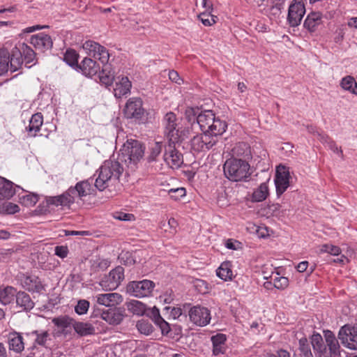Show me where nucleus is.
<instances>
[{
	"mask_svg": "<svg viewBox=\"0 0 357 357\" xmlns=\"http://www.w3.org/2000/svg\"><path fill=\"white\" fill-rule=\"evenodd\" d=\"M185 116L188 121L193 126L197 122V112L193 108H188L185 110Z\"/></svg>",
	"mask_w": 357,
	"mask_h": 357,
	"instance_id": "obj_57",
	"label": "nucleus"
},
{
	"mask_svg": "<svg viewBox=\"0 0 357 357\" xmlns=\"http://www.w3.org/2000/svg\"><path fill=\"white\" fill-rule=\"evenodd\" d=\"M83 75L88 77H92L97 74L100 70V66L91 58H84L81 63L77 66Z\"/></svg>",
	"mask_w": 357,
	"mask_h": 357,
	"instance_id": "obj_20",
	"label": "nucleus"
},
{
	"mask_svg": "<svg viewBox=\"0 0 357 357\" xmlns=\"http://www.w3.org/2000/svg\"><path fill=\"white\" fill-rule=\"evenodd\" d=\"M104 66L100 73L99 78L100 82L106 86L110 85L114 80V72L110 70V66L107 63H103Z\"/></svg>",
	"mask_w": 357,
	"mask_h": 357,
	"instance_id": "obj_35",
	"label": "nucleus"
},
{
	"mask_svg": "<svg viewBox=\"0 0 357 357\" xmlns=\"http://www.w3.org/2000/svg\"><path fill=\"white\" fill-rule=\"evenodd\" d=\"M73 328L80 336H86L95 333V328L89 323L75 321Z\"/></svg>",
	"mask_w": 357,
	"mask_h": 357,
	"instance_id": "obj_31",
	"label": "nucleus"
},
{
	"mask_svg": "<svg viewBox=\"0 0 357 357\" xmlns=\"http://www.w3.org/2000/svg\"><path fill=\"white\" fill-rule=\"evenodd\" d=\"M322 14L319 12H312L306 17L304 26L309 31L314 32L322 23Z\"/></svg>",
	"mask_w": 357,
	"mask_h": 357,
	"instance_id": "obj_22",
	"label": "nucleus"
},
{
	"mask_svg": "<svg viewBox=\"0 0 357 357\" xmlns=\"http://www.w3.org/2000/svg\"><path fill=\"white\" fill-rule=\"evenodd\" d=\"M341 86L351 93L357 95V82L355 81L354 77L351 76H347L344 77L341 81Z\"/></svg>",
	"mask_w": 357,
	"mask_h": 357,
	"instance_id": "obj_39",
	"label": "nucleus"
},
{
	"mask_svg": "<svg viewBox=\"0 0 357 357\" xmlns=\"http://www.w3.org/2000/svg\"><path fill=\"white\" fill-rule=\"evenodd\" d=\"M22 57H24L26 64L32 63L36 57L34 51L24 43H18L11 50V73L22 68Z\"/></svg>",
	"mask_w": 357,
	"mask_h": 357,
	"instance_id": "obj_4",
	"label": "nucleus"
},
{
	"mask_svg": "<svg viewBox=\"0 0 357 357\" xmlns=\"http://www.w3.org/2000/svg\"><path fill=\"white\" fill-rule=\"evenodd\" d=\"M305 13V8L302 0H294L289 7L287 20L291 26H298Z\"/></svg>",
	"mask_w": 357,
	"mask_h": 357,
	"instance_id": "obj_12",
	"label": "nucleus"
},
{
	"mask_svg": "<svg viewBox=\"0 0 357 357\" xmlns=\"http://www.w3.org/2000/svg\"><path fill=\"white\" fill-rule=\"evenodd\" d=\"M31 43L36 49L43 52L51 49L53 44L51 37L43 33L33 35L31 38Z\"/></svg>",
	"mask_w": 357,
	"mask_h": 357,
	"instance_id": "obj_19",
	"label": "nucleus"
},
{
	"mask_svg": "<svg viewBox=\"0 0 357 357\" xmlns=\"http://www.w3.org/2000/svg\"><path fill=\"white\" fill-rule=\"evenodd\" d=\"M190 131L191 130L189 128H184L183 130H181L179 128L177 132L178 137V139H176L175 140H169V142L173 144L181 142L190 137Z\"/></svg>",
	"mask_w": 357,
	"mask_h": 357,
	"instance_id": "obj_54",
	"label": "nucleus"
},
{
	"mask_svg": "<svg viewBox=\"0 0 357 357\" xmlns=\"http://www.w3.org/2000/svg\"><path fill=\"white\" fill-rule=\"evenodd\" d=\"M268 195V188L266 183H261L252 193V201L260 202L266 199Z\"/></svg>",
	"mask_w": 357,
	"mask_h": 357,
	"instance_id": "obj_34",
	"label": "nucleus"
},
{
	"mask_svg": "<svg viewBox=\"0 0 357 357\" xmlns=\"http://www.w3.org/2000/svg\"><path fill=\"white\" fill-rule=\"evenodd\" d=\"M90 303L88 301L82 299L77 302V304L75 307V311L79 315L84 314L87 312Z\"/></svg>",
	"mask_w": 357,
	"mask_h": 357,
	"instance_id": "obj_53",
	"label": "nucleus"
},
{
	"mask_svg": "<svg viewBox=\"0 0 357 357\" xmlns=\"http://www.w3.org/2000/svg\"><path fill=\"white\" fill-rule=\"evenodd\" d=\"M19 211V206L11 202L5 203L0 206V213H2L14 214Z\"/></svg>",
	"mask_w": 357,
	"mask_h": 357,
	"instance_id": "obj_50",
	"label": "nucleus"
},
{
	"mask_svg": "<svg viewBox=\"0 0 357 357\" xmlns=\"http://www.w3.org/2000/svg\"><path fill=\"white\" fill-rule=\"evenodd\" d=\"M203 134L201 136L203 139V143L206 150L212 148L218 142V137L221 135H215L207 131H202Z\"/></svg>",
	"mask_w": 357,
	"mask_h": 357,
	"instance_id": "obj_38",
	"label": "nucleus"
},
{
	"mask_svg": "<svg viewBox=\"0 0 357 357\" xmlns=\"http://www.w3.org/2000/svg\"><path fill=\"white\" fill-rule=\"evenodd\" d=\"M211 12H203L200 13L198 16V17L200 19L203 24L205 26H211L216 22L215 19H217V17L211 15Z\"/></svg>",
	"mask_w": 357,
	"mask_h": 357,
	"instance_id": "obj_49",
	"label": "nucleus"
},
{
	"mask_svg": "<svg viewBox=\"0 0 357 357\" xmlns=\"http://www.w3.org/2000/svg\"><path fill=\"white\" fill-rule=\"evenodd\" d=\"M325 344L319 352L320 357H339L342 353H345L341 349L339 342L334 334L328 331L325 335Z\"/></svg>",
	"mask_w": 357,
	"mask_h": 357,
	"instance_id": "obj_7",
	"label": "nucleus"
},
{
	"mask_svg": "<svg viewBox=\"0 0 357 357\" xmlns=\"http://www.w3.org/2000/svg\"><path fill=\"white\" fill-rule=\"evenodd\" d=\"M78 192V198L82 199L90 194L91 184L87 181L78 182L75 186Z\"/></svg>",
	"mask_w": 357,
	"mask_h": 357,
	"instance_id": "obj_43",
	"label": "nucleus"
},
{
	"mask_svg": "<svg viewBox=\"0 0 357 357\" xmlns=\"http://www.w3.org/2000/svg\"><path fill=\"white\" fill-rule=\"evenodd\" d=\"M190 321L199 326H204L211 321V314L208 308L201 306H194L189 311Z\"/></svg>",
	"mask_w": 357,
	"mask_h": 357,
	"instance_id": "obj_16",
	"label": "nucleus"
},
{
	"mask_svg": "<svg viewBox=\"0 0 357 357\" xmlns=\"http://www.w3.org/2000/svg\"><path fill=\"white\" fill-rule=\"evenodd\" d=\"M9 348L17 353L24 350L23 337L20 333L15 332L9 335Z\"/></svg>",
	"mask_w": 357,
	"mask_h": 357,
	"instance_id": "obj_29",
	"label": "nucleus"
},
{
	"mask_svg": "<svg viewBox=\"0 0 357 357\" xmlns=\"http://www.w3.org/2000/svg\"><path fill=\"white\" fill-rule=\"evenodd\" d=\"M64 193L70 204L74 203L76 199L78 198V192L75 187L69 188Z\"/></svg>",
	"mask_w": 357,
	"mask_h": 357,
	"instance_id": "obj_56",
	"label": "nucleus"
},
{
	"mask_svg": "<svg viewBox=\"0 0 357 357\" xmlns=\"http://www.w3.org/2000/svg\"><path fill=\"white\" fill-rule=\"evenodd\" d=\"M11 72V52L5 48L0 49V77Z\"/></svg>",
	"mask_w": 357,
	"mask_h": 357,
	"instance_id": "obj_24",
	"label": "nucleus"
},
{
	"mask_svg": "<svg viewBox=\"0 0 357 357\" xmlns=\"http://www.w3.org/2000/svg\"><path fill=\"white\" fill-rule=\"evenodd\" d=\"M43 123V116L41 113L33 114L29 121V126L26 128L29 136L35 137L37 132L40 130Z\"/></svg>",
	"mask_w": 357,
	"mask_h": 357,
	"instance_id": "obj_25",
	"label": "nucleus"
},
{
	"mask_svg": "<svg viewBox=\"0 0 357 357\" xmlns=\"http://www.w3.org/2000/svg\"><path fill=\"white\" fill-rule=\"evenodd\" d=\"M169 195L172 199L177 200L185 195V190L183 188L171 189L169 190Z\"/></svg>",
	"mask_w": 357,
	"mask_h": 357,
	"instance_id": "obj_58",
	"label": "nucleus"
},
{
	"mask_svg": "<svg viewBox=\"0 0 357 357\" xmlns=\"http://www.w3.org/2000/svg\"><path fill=\"white\" fill-rule=\"evenodd\" d=\"M75 321L73 318L66 315L54 317L52 319V323L61 329L62 333H66V329L68 328L73 327Z\"/></svg>",
	"mask_w": 357,
	"mask_h": 357,
	"instance_id": "obj_30",
	"label": "nucleus"
},
{
	"mask_svg": "<svg viewBox=\"0 0 357 357\" xmlns=\"http://www.w3.org/2000/svg\"><path fill=\"white\" fill-rule=\"evenodd\" d=\"M136 327L142 334L149 335L153 332V326L149 320L141 319L137 322Z\"/></svg>",
	"mask_w": 357,
	"mask_h": 357,
	"instance_id": "obj_42",
	"label": "nucleus"
},
{
	"mask_svg": "<svg viewBox=\"0 0 357 357\" xmlns=\"http://www.w3.org/2000/svg\"><path fill=\"white\" fill-rule=\"evenodd\" d=\"M91 268L97 272L105 271L109 266V262L107 259L96 258L91 260Z\"/></svg>",
	"mask_w": 357,
	"mask_h": 357,
	"instance_id": "obj_44",
	"label": "nucleus"
},
{
	"mask_svg": "<svg viewBox=\"0 0 357 357\" xmlns=\"http://www.w3.org/2000/svg\"><path fill=\"white\" fill-rule=\"evenodd\" d=\"M289 172L287 167L282 165L277 167L275 184L276 192L278 196L283 194L289 186Z\"/></svg>",
	"mask_w": 357,
	"mask_h": 357,
	"instance_id": "obj_15",
	"label": "nucleus"
},
{
	"mask_svg": "<svg viewBox=\"0 0 357 357\" xmlns=\"http://www.w3.org/2000/svg\"><path fill=\"white\" fill-rule=\"evenodd\" d=\"M123 112L128 119H133L139 122L144 121L145 110L143 108L142 100L139 98L133 97L128 99Z\"/></svg>",
	"mask_w": 357,
	"mask_h": 357,
	"instance_id": "obj_8",
	"label": "nucleus"
},
{
	"mask_svg": "<svg viewBox=\"0 0 357 357\" xmlns=\"http://www.w3.org/2000/svg\"><path fill=\"white\" fill-rule=\"evenodd\" d=\"M15 298H16L17 305L23 310H30L34 306L30 296L24 291H16Z\"/></svg>",
	"mask_w": 357,
	"mask_h": 357,
	"instance_id": "obj_27",
	"label": "nucleus"
},
{
	"mask_svg": "<svg viewBox=\"0 0 357 357\" xmlns=\"http://www.w3.org/2000/svg\"><path fill=\"white\" fill-rule=\"evenodd\" d=\"M15 294L16 289L12 287L0 288V303L3 305L10 303L14 300Z\"/></svg>",
	"mask_w": 357,
	"mask_h": 357,
	"instance_id": "obj_32",
	"label": "nucleus"
},
{
	"mask_svg": "<svg viewBox=\"0 0 357 357\" xmlns=\"http://www.w3.org/2000/svg\"><path fill=\"white\" fill-rule=\"evenodd\" d=\"M83 48L95 59L99 60L102 63H107L109 55L103 46L94 41L88 40L83 44Z\"/></svg>",
	"mask_w": 357,
	"mask_h": 357,
	"instance_id": "obj_14",
	"label": "nucleus"
},
{
	"mask_svg": "<svg viewBox=\"0 0 357 357\" xmlns=\"http://www.w3.org/2000/svg\"><path fill=\"white\" fill-rule=\"evenodd\" d=\"M213 343V353L215 356L224 354L225 351L226 336L224 334L218 333L211 337Z\"/></svg>",
	"mask_w": 357,
	"mask_h": 357,
	"instance_id": "obj_28",
	"label": "nucleus"
},
{
	"mask_svg": "<svg viewBox=\"0 0 357 357\" xmlns=\"http://www.w3.org/2000/svg\"><path fill=\"white\" fill-rule=\"evenodd\" d=\"M79 55L73 50H68L64 54V61L70 66H76L77 68V59Z\"/></svg>",
	"mask_w": 357,
	"mask_h": 357,
	"instance_id": "obj_46",
	"label": "nucleus"
},
{
	"mask_svg": "<svg viewBox=\"0 0 357 357\" xmlns=\"http://www.w3.org/2000/svg\"><path fill=\"white\" fill-rule=\"evenodd\" d=\"M124 279V269L122 266H117L112 270L100 282V285L105 291L116 289Z\"/></svg>",
	"mask_w": 357,
	"mask_h": 357,
	"instance_id": "obj_9",
	"label": "nucleus"
},
{
	"mask_svg": "<svg viewBox=\"0 0 357 357\" xmlns=\"http://www.w3.org/2000/svg\"><path fill=\"white\" fill-rule=\"evenodd\" d=\"M114 82V94L116 98H121L130 93L132 84L127 77L118 76Z\"/></svg>",
	"mask_w": 357,
	"mask_h": 357,
	"instance_id": "obj_17",
	"label": "nucleus"
},
{
	"mask_svg": "<svg viewBox=\"0 0 357 357\" xmlns=\"http://www.w3.org/2000/svg\"><path fill=\"white\" fill-rule=\"evenodd\" d=\"M325 343L319 334L313 335L312 337V345L313 349L318 354L321 351Z\"/></svg>",
	"mask_w": 357,
	"mask_h": 357,
	"instance_id": "obj_51",
	"label": "nucleus"
},
{
	"mask_svg": "<svg viewBox=\"0 0 357 357\" xmlns=\"http://www.w3.org/2000/svg\"><path fill=\"white\" fill-rule=\"evenodd\" d=\"M177 221L174 218H171L167 222H161L160 227L164 229L165 231H167V228H169L171 229H175L177 227Z\"/></svg>",
	"mask_w": 357,
	"mask_h": 357,
	"instance_id": "obj_59",
	"label": "nucleus"
},
{
	"mask_svg": "<svg viewBox=\"0 0 357 357\" xmlns=\"http://www.w3.org/2000/svg\"><path fill=\"white\" fill-rule=\"evenodd\" d=\"M120 152L119 156H121V160H124L126 162L136 163L143 157L144 148L140 142L135 139H128L123 145Z\"/></svg>",
	"mask_w": 357,
	"mask_h": 357,
	"instance_id": "obj_5",
	"label": "nucleus"
},
{
	"mask_svg": "<svg viewBox=\"0 0 357 357\" xmlns=\"http://www.w3.org/2000/svg\"><path fill=\"white\" fill-rule=\"evenodd\" d=\"M216 273L220 279L225 281L231 280L233 273L231 269L230 262L225 261L221 264L220 266L218 268Z\"/></svg>",
	"mask_w": 357,
	"mask_h": 357,
	"instance_id": "obj_36",
	"label": "nucleus"
},
{
	"mask_svg": "<svg viewBox=\"0 0 357 357\" xmlns=\"http://www.w3.org/2000/svg\"><path fill=\"white\" fill-rule=\"evenodd\" d=\"M100 317L103 320L112 325L119 324L123 318V314L117 309H109L103 311Z\"/></svg>",
	"mask_w": 357,
	"mask_h": 357,
	"instance_id": "obj_23",
	"label": "nucleus"
},
{
	"mask_svg": "<svg viewBox=\"0 0 357 357\" xmlns=\"http://www.w3.org/2000/svg\"><path fill=\"white\" fill-rule=\"evenodd\" d=\"M319 252L321 253L326 252L336 256L340 254L341 250L339 247L331 244H324L320 246Z\"/></svg>",
	"mask_w": 357,
	"mask_h": 357,
	"instance_id": "obj_48",
	"label": "nucleus"
},
{
	"mask_svg": "<svg viewBox=\"0 0 357 357\" xmlns=\"http://www.w3.org/2000/svg\"><path fill=\"white\" fill-rule=\"evenodd\" d=\"M47 203L49 204L55 205L56 206H69L70 205L69 200L68 199L65 193H63L59 196L49 197L47 199Z\"/></svg>",
	"mask_w": 357,
	"mask_h": 357,
	"instance_id": "obj_41",
	"label": "nucleus"
},
{
	"mask_svg": "<svg viewBox=\"0 0 357 357\" xmlns=\"http://www.w3.org/2000/svg\"><path fill=\"white\" fill-rule=\"evenodd\" d=\"M31 335H35V342L39 345H45L47 340L50 339V333L47 331H34Z\"/></svg>",
	"mask_w": 357,
	"mask_h": 357,
	"instance_id": "obj_45",
	"label": "nucleus"
},
{
	"mask_svg": "<svg viewBox=\"0 0 357 357\" xmlns=\"http://www.w3.org/2000/svg\"><path fill=\"white\" fill-rule=\"evenodd\" d=\"M286 0H273L274 5L272 6V10H276L280 12L283 8L284 3Z\"/></svg>",
	"mask_w": 357,
	"mask_h": 357,
	"instance_id": "obj_64",
	"label": "nucleus"
},
{
	"mask_svg": "<svg viewBox=\"0 0 357 357\" xmlns=\"http://www.w3.org/2000/svg\"><path fill=\"white\" fill-rule=\"evenodd\" d=\"M68 253V249L66 246H56L55 248V255L61 258H65Z\"/></svg>",
	"mask_w": 357,
	"mask_h": 357,
	"instance_id": "obj_60",
	"label": "nucleus"
},
{
	"mask_svg": "<svg viewBox=\"0 0 357 357\" xmlns=\"http://www.w3.org/2000/svg\"><path fill=\"white\" fill-rule=\"evenodd\" d=\"M165 162L172 168H178L183 162L182 154L176 148V144L169 141V144L165 148L163 155Z\"/></svg>",
	"mask_w": 357,
	"mask_h": 357,
	"instance_id": "obj_13",
	"label": "nucleus"
},
{
	"mask_svg": "<svg viewBox=\"0 0 357 357\" xmlns=\"http://www.w3.org/2000/svg\"><path fill=\"white\" fill-rule=\"evenodd\" d=\"M128 309L134 314L142 315L146 310L145 305L138 301H131L128 304Z\"/></svg>",
	"mask_w": 357,
	"mask_h": 357,
	"instance_id": "obj_40",
	"label": "nucleus"
},
{
	"mask_svg": "<svg viewBox=\"0 0 357 357\" xmlns=\"http://www.w3.org/2000/svg\"><path fill=\"white\" fill-rule=\"evenodd\" d=\"M123 172V167L115 160H105L100 167L98 176L95 181V186L102 191L110 185L116 183Z\"/></svg>",
	"mask_w": 357,
	"mask_h": 357,
	"instance_id": "obj_1",
	"label": "nucleus"
},
{
	"mask_svg": "<svg viewBox=\"0 0 357 357\" xmlns=\"http://www.w3.org/2000/svg\"><path fill=\"white\" fill-rule=\"evenodd\" d=\"M233 157L249 156L250 154V146L247 143L239 142L231 150Z\"/></svg>",
	"mask_w": 357,
	"mask_h": 357,
	"instance_id": "obj_37",
	"label": "nucleus"
},
{
	"mask_svg": "<svg viewBox=\"0 0 357 357\" xmlns=\"http://www.w3.org/2000/svg\"><path fill=\"white\" fill-rule=\"evenodd\" d=\"M38 196L33 194H29L24 197V202L27 205L33 206L38 202Z\"/></svg>",
	"mask_w": 357,
	"mask_h": 357,
	"instance_id": "obj_61",
	"label": "nucleus"
},
{
	"mask_svg": "<svg viewBox=\"0 0 357 357\" xmlns=\"http://www.w3.org/2000/svg\"><path fill=\"white\" fill-rule=\"evenodd\" d=\"M289 284V280L285 277H276L273 281V285L278 289H284Z\"/></svg>",
	"mask_w": 357,
	"mask_h": 357,
	"instance_id": "obj_55",
	"label": "nucleus"
},
{
	"mask_svg": "<svg viewBox=\"0 0 357 357\" xmlns=\"http://www.w3.org/2000/svg\"><path fill=\"white\" fill-rule=\"evenodd\" d=\"M154 283L148 280L130 282L127 286V292L135 297L142 298L150 295Z\"/></svg>",
	"mask_w": 357,
	"mask_h": 357,
	"instance_id": "obj_10",
	"label": "nucleus"
},
{
	"mask_svg": "<svg viewBox=\"0 0 357 357\" xmlns=\"http://www.w3.org/2000/svg\"><path fill=\"white\" fill-rule=\"evenodd\" d=\"M338 339L344 347L357 350V324L342 326L338 333Z\"/></svg>",
	"mask_w": 357,
	"mask_h": 357,
	"instance_id": "obj_6",
	"label": "nucleus"
},
{
	"mask_svg": "<svg viewBox=\"0 0 357 357\" xmlns=\"http://www.w3.org/2000/svg\"><path fill=\"white\" fill-rule=\"evenodd\" d=\"M197 124L202 131H207L216 135H222L227 128L225 121L215 118L212 110H205L197 116Z\"/></svg>",
	"mask_w": 357,
	"mask_h": 357,
	"instance_id": "obj_3",
	"label": "nucleus"
},
{
	"mask_svg": "<svg viewBox=\"0 0 357 357\" xmlns=\"http://www.w3.org/2000/svg\"><path fill=\"white\" fill-rule=\"evenodd\" d=\"M150 317L163 335H167L170 331L169 324L160 316L158 308L154 307L152 309Z\"/></svg>",
	"mask_w": 357,
	"mask_h": 357,
	"instance_id": "obj_26",
	"label": "nucleus"
},
{
	"mask_svg": "<svg viewBox=\"0 0 357 357\" xmlns=\"http://www.w3.org/2000/svg\"><path fill=\"white\" fill-rule=\"evenodd\" d=\"M191 146L196 151H202L206 149L201 135H197L192 137L191 139Z\"/></svg>",
	"mask_w": 357,
	"mask_h": 357,
	"instance_id": "obj_52",
	"label": "nucleus"
},
{
	"mask_svg": "<svg viewBox=\"0 0 357 357\" xmlns=\"http://www.w3.org/2000/svg\"><path fill=\"white\" fill-rule=\"evenodd\" d=\"M162 123L165 129V134L169 140L178 139V130L179 127L178 119L172 112H167L163 118Z\"/></svg>",
	"mask_w": 357,
	"mask_h": 357,
	"instance_id": "obj_11",
	"label": "nucleus"
},
{
	"mask_svg": "<svg viewBox=\"0 0 357 357\" xmlns=\"http://www.w3.org/2000/svg\"><path fill=\"white\" fill-rule=\"evenodd\" d=\"M114 218L119 220H123V221H130L134 218V215L130 213H116L114 215Z\"/></svg>",
	"mask_w": 357,
	"mask_h": 357,
	"instance_id": "obj_62",
	"label": "nucleus"
},
{
	"mask_svg": "<svg viewBox=\"0 0 357 357\" xmlns=\"http://www.w3.org/2000/svg\"><path fill=\"white\" fill-rule=\"evenodd\" d=\"M169 78L178 84H181L183 81L180 77L178 73L175 70H171L169 72Z\"/></svg>",
	"mask_w": 357,
	"mask_h": 357,
	"instance_id": "obj_63",
	"label": "nucleus"
},
{
	"mask_svg": "<svg viewBox=\"0 0 357 357\" xmlns=\"http://www.w3.org/2000/svg\"><path fill=\"white\" fill-rule=\"evenodd\" d=\"M98 304L113 307L120 304L123 301V297L118 293L100 294L96 296Z\"/></svg>",
	"mask_w": 357,
	"mask_h": 357,
	"instance_id": "obj_18",
	"label": "nucleus"
},
{
	"mask_svg": "<svg viewBox=\"0 0 357 357\" xmlns=\"http://www.w3.org/2000/svg\"><path fill=\"white\" fill-rule=\"evenodd\" d=\"M0 190L4 195V197L9 199L15 192L13 188V183L4 178V181L0 184Z\"/></svg>",
	"mask_w": 357,
	"mask_h": 357,
	"instance_id": "obj_47",
	"label": "nucleus"
},
{
	"mask_svg": "<svg viewBox=\"0 0 357 357\" xmlns=\"http://www.w3.org/2000/svg\"><path fill=\"white\" fill-rule=\"evenodd\" d=\"M225 176L231 181H241L250 175V165L243 159L231 158L227 160L223 166Z\"/></svg>",
	"mask_w": 357,
	"mask_h": 357,
	"instance_id": "obj_2",
	"label": "nucleus"
},
{
	"mask_svg": "<svg viewBox=\"0 0 357 357\" xmlns=\"http://www.w3.org/2000/svg\"><path fill=\"white\" fill-rule=\"evenodd\" d=\"M23 288L32 292H40L43 289V286L40 279L36 275L24 276L21 280Z\"/></svg>",
	"mask_w": 357,
	"mask_h": 357,
	"instance_id": "obj_21",
	"label": "nucleus"
},
{
	"mask_svg": "<svg viewBox=\"0 0 357 357\" xmlns=\"http://www.w3.org/2000/svg\"><path fill=\"white\" fill-rule=\"evenodd\" d=\"M162 149L163 144L161 142H153L150 143L149 155L147 156L148 162H151L155 161L157 157L161 153Z\"/></svg>",
	"mask_w": 357,
	"mask_h": 357,
	"instance_id": "obj_33",
	"label": "nucleus"
}]
</instances>
